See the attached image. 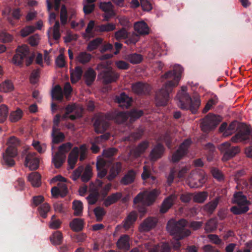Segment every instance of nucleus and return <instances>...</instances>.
Returning <instances> with one entry per match:
<instances>
[{
    "label": "nucleus",
    "instance_id": "obj_1",
    "mask_svg": "<svg viewBox=\"0 0 252 252\" xmlns=\"http://www.w3.org/2000/svg\"><path fill=\"white\" fill-rule=\"evenodd\" d=\"M183 71V67L178 64L174 66L172 70L167 71L162 76V78L167 80V81L156 93L155 99L157 106H165L167 104L170 99V94L178 86Z\"/></svg>",
    "mask_w": 252,
    "mask_h": 252
},
{
    "label": "nucleus",
    "instance_id": "obj_2",
    "mask_svg": "<svg viewBox=\"0 0 252 252\" xmlns=\"http://www.w3.org/2000/svg\"><path fill=\"white\" fill-rule=\"evenodd\" d=\"M187 90V87L183 86L181 91L177 94L178 105L183 110H189L192 113L195 114L200 105V100L197 96L191 98Z\"/></svg>",
    "mask_w": 252,
    "mask_h": 252
},
{
    "label": "nucleus",
    "instance_id": "obj_3",
    "mask_svg": "<svg viewBox=\"0 0 252 252\" xmlns=\"http://www.w3.org/2000/svg\"><path fill=\"white\" fill-rule=\"evenodd\" d=\"M188 221L182 219L177 221L171 219L168 221L166 228L168 231L178 240H181L190 235L191 231L185 227L188 226Z\"/></svg>",
    "mask_w": 252,
    "mask_h": 252
},
{
    "label": "nucleus",
    "instance_id": "obj_4",
    "mask_svg": "<svg viewBox=\"0 0 252 252\" xmlns=\"http://www.w3.org/2000/svg\"><path fill=\"white\" fill-rule=\"evenodd\" d=\"M8 146L5 153H3L2 164L9 167H12L15 164V161L13 159L17 155L16 146L19 144V140L14 136L10 137L7 141Z\"/></svg>",
    "mask_w": 252,
    "mask_h": 252
},
{
    "label": "nucleus",
    "instance_id": "obj_5",
    "mask_svg": "<svg viewBox=\"0 0 252 252\" xmlns=\"http://www.w3.org/2000/svg\"><path fill=\"white\" fill-rule=\"evenodd\" d=\"M33 54H30L29 48L26 45L19 46L16 50V53L14 55L12 61L14 64L17 65L23 64L24 60L25 59L27 66L31 65L34 58Z\"/></svg>",
    "mask_w": 252,
    "mask_h": 252
},
{
    "label": "nucleus",
    "instance_id": "obj_6",
    "mask_svg": "<svg viewBox=\"0 0 252 252\" xmlns=\"http://www.w3.org/2000/svg\"><path fill=\"white\" fill-rule=\"evenodd\" d=\"M233 203L237 204L231 207L230 211L235 215L246 213L249 210V206L251 204L242 192H238L234 194Z\"/></svg>",
    "mask_w": 252,
    "mask_h": 252
},
{
    "label": "nucleus",
    "instance_id": "obj_7",
    "mask_svg": "<svg viewBox=\"0 0 252 252\" xmlns=\"http://www.w3.org/2000/svg\"><path fill=\"white\" fill-rule=\"evenodd\" d=\"M221 121V117L210 113L202 119L200 124L201 130L204 132H208L215 129Z\"/></svg>",
    "mask_w": 252,
    "mask_h": 252
},
{
    "label": "nucleus",
    "instance_id": "obj_8",
    "mask_svg": "<svg viewBox=\"0 0 252 252\" xmlns=\"http://www.w3.org/2000/svg\"><path fill=\"white\" fill-rule=\"evenodd\" d=\"M106 64L101 63L98 64V68H103L100 74L103 79V82L105 84H109L116 82L119 77V74L114 71L110 66L107 67Z\"/></svg>",
    "mask_w": 252,
    "mask_h": 252
},
{
    "label": "nucleus",
    "instance_id": "obj_9",
    "mask_svg": "<svg viewBox=\"0 0 252 252\" xmlns=\"http://www.w3.org/2000/svg\"><path fill=\"white\" fill-rule=\"evenodd\" d=\"M219 150L223 154L222 160L225 161L234 157L240 151L239 147L231 146L229 142H225L220 144Z\"/></svg>",
    "mask_w": 252,
    "mask_h": 252
},
{
    "label": "nucleus",
    "instance_id": "obj_10",
    "mask_svg": "<svg viewBox=\"0 0 252 252\" xmlns=\"http://www.w3.org/2000/svg\"><path fill=\"white\" fill-rule=\"evenodd\" d=\"M191 144L189 139H186L179 147L178 149L173 153L172 156L173 162H177L180 161L188 152V149Z\"/></svg>",
    "mask_w": 252,
    "mask_h": 252
},
{
    "label": "nucleus",
    "instance_id": "obj_11",
    "mask_svg": "<svg viewBox=\"0 0 252 252\" xmlns=\"http://www.w3.org/2000/svg\"><path fill=\"white\" fill-rule=\"evenodd\" d=\"M65 113L63 115L64 119L68 118L71 120H75L82 117V110L77 108L75 103L68 104L65 107Z\"/></svg>",
    "mask_w": 252,
    "mask_h": 252
},
{
    "label": "nucleus",
    "instance_id": "obj_12",
    "mask_svg": "<svg viewBox=\"0 0 252 252\" xmlns=\"http://www.w3.org/2000/svg\"><path fill=\"white\" fill-rule=\"evenodd\" d=\"M231 141L233 142H252V131L249 128H246L241 130L231 138Z\"/></svg>",
    "mask_w": 252,
    "mask_h": 252
},
{
    "label": "nucleus",
    "instance_id": "obj_13",
    "mask_svg": "<svg viewBox=\"0 0 252 252\" xmlns=\"http://www.w3.org/2000/svg\"><path fill=\"white\" fill-rule=\"evenodd\" d=\"M206 178L205 175L202 173H195L191 175L189 181V186L192 188L201 187L205 183Z\"/></svg>",
    "mask_w": 252,
    "mask_h": 252
},
{
    "label": "nucleus",
    "instance_id": "obj_14",
    "mask_svg": "<svg viewBox=\"0 0 252 252\" xmlns=\"http://www.w3.org/2000/svg\"><path fill=\"white\" fill-rule=\"evenodd\" d=\"M158 222L156 217H149L140 224L139 229L141 232H147L156 227Z\"/></svg>",
    "mask_w": 252,
    "mask_h": 252
},
{
    "label": "nucleus",
    "instance_id": "obj_15",
    "mask_svg": "<svg viewBox=\"0 0 252 252\" xmlns=\"http://www.w3.org/2000/svg\"><path fill=\"white\" fill-rule=\"evenodd\" d=\"M39 159L36 157L35 153H29L25 158V166L29 167L31 170H36L39 166Z\"/></svg>",
    "mask_w": 252,
    "mask_h": 252
},
{
    "label": "nucleus",
    "instance_id": "obj_16",
    "mask_svg": "<svg viewBox=\"0 0 252 252\" xmlns=\"http://www.w3.org/2000/svg\"><path fill=\"white\" fill-rule=\"evenodd\" d=\"M132 90L137 94L146 95L149 94L151 87L146 83L137 82L132 85Z\"/></svg>",
    "mask_w": 252,
    "mask_h": 252
},
{
    "label": "nucleus",
    "instance_id": "obj_17",
    "mask_svg": "<svg viewBox=\"0 0 252 252\" xmlns=\"http://www.w3.org/2000/svg\"><path fill=\"white\" fill-rule=\"evenodd\" d=\"M165 148L163 145L158 143L152 149L149 154V158L151 161H156L160 158L163 155Z\"/></svg>",
    "mask_w": 252,
    "mask_h": 252
},
{
    "label": "nucleus",
    "instance_id": "obj_18",
    "mask_svg": "<svg viewBox=\"0 0 252 252\" xmlns=\"http://www.w3.org/2000/svg\"><path fill=\"white\" fill-rule=\"evenodd\" d=\"M122 163L120 161L112 164L109 174L106 177L107 180L112 181L115 179L122 171Z\"/></svg>",
    "mask_w": 252,
    "mask_h": 252
},
{
    "label": "nucleus",
    "instance_id": "obj_19",
    "mask_svg": "<svg viewBox=\"0 0 252 252\" xmlns=\"http://www.w3.org/2000/svg\"><path fill=\"white\" fill-rule=\"evenodd\" d=\"M103 184V182L102 181L99 179L96 180L94 183V189L95 193H91L87 198L89 204L94 205L98 199V191L99 188L102 186Z\"/></svg>",
    "mask_w": 252,
    "mask_h": 252
},
{
    "label": "nucleus",
    "instance_id": "obj_20",
    "mask_svg": "<svg viewBox=\"0 0 252 252\" xmlns=\"http://www.w3.org/2000/svg\"><path fill=\"white\" fill-rule=\"evenodd\" d=\"M107 161L104 159H98L96 163V167L97 171V177L102 179L105 177L108 173L106 166Z\"/></svg>",
    "mask_w": 252,
    "mask_h": 252
},
{
    "label": "nucleus",
    "instance_id": "obj_21",
    "mask_svg": "<svg viewBox=\"0 0 252 252\" xmlns=\"http://www.w3.org/2000/svg\"><path fill=\"white\" fill-rule=\"evenodd\" d=\"M129 240L128 235L125 234L121 236L116 243L117 248L125 252L128 251L130 247Z\"/></svg>",
    "mask_w": 252,
    "mask_h": 252
},
{
    "label": "nucleus",
    "instance_id": "obj_22",
    "mask_svg": "<svg viewBox=\"0 0 252 252\" xmlns=\"http://www.w3.org/2000/svg\"><path fill=\"white\" fill-rule=\"evenodd\" d=\"M177 199L176 195L172 194L167 197L163 201L160 208V212L162 214L165 213L173 206Z\"/></svg>",
    "mask_w": 252,
    "mask_h": 252
},
{
    "label": "nucleus",
    "instance_id": "obj_23",
    "mask_svg": "<svg viewBox=\"0 0 252 252\" xmlns=\"http://www.w3.org/2000/svg\"><path fill=\"white\" fill-rule=\"evenodd\" d=\"M79 157V148L77 147L73 148L68 155L67 163L69 168L73 169Z\"/></svg>",
    "mask_w": 252,
    "mask_h": 252
},
{
    "label": "nucleus",
    "instance_id": "obj_24",
    "mask_svg": "<svg viewBox=\"0 0 252 252\" xmlns=\"http://www.w3.org/2000/svg\"><path fill=\"white\" fill-rule=\"evenodd\" d=\"M94 125L96 132L100 133L105 131L109 126V123L102 117L97 118Z\"/></svg>",
    "mask_w": 252,
    "mask_h": 252
},
{
    "label": "nucleus",
    "instance_id": "obj_25",
    "mask_svg": "<svg viewBox=\"0 0 252 252\" xmlns=\"http://www.w3.org/2000/svg\"><path fill=\"white\" fill-rule=\"evenodd\" d=\"M149 146V142L144 140L140 142L132 151V155L135 158H138L143 154Z\"/></svg>",
    "mask_w": 252,
    "mask_h": 252
},
{
    "label": "nucleus",
    "instance_id": "obj_26",
    "mask_svg": "<svg viewBox=\"0 0 252 252\" xmlns=\"http://www.w3.org/2000/svg\"><path fill=\"white\" fill-rule=\"evenodd\" d=\"M142 179L145 182H148L150 185L156 183V178L155 176H152L150 167L145 165L143 166V172L141 175Z\"/></svg>",
    "mask_w": 252,
    "mask_h": 252
},
{
    "label": "nucleus",
    "instance_id": "obj_27",
    "mask_svg": "<svg viewBox=\"0 0 252 252\" xmlns=\"http://www.w3.org/2000/svg\"><path fill=\"white\" fill-rule=\"evenodd\" d=\"M136 176V172L133 169L129 170L121 179L120 182L123 185H128L134 182Z\"/></svg>",
    "mask_w": 252,
    "mask_h": 252
},
{
    "label": "nucleus",
    "instance_id": "obj_28",
    "mask_svg": "<svg viewBox=\"0 0 252 252\" xmlns=\"http://www.w3.org/2000/svg\"><path fill=\"white\" fill-rule=\"evenodd\" d=\"M95 71L91 67H89L84 73V79L87 86H91L95 80Z\"/></svg>",
    "mask_w": 252,
    "mask_h": 252
},
{
    "label": "nucleus",
    "instance_id": "obj_29",
    "mask_svg": "<svg viewBox=\"0 0 252 252\" xmlns=\"http://www.w3.org/2000/svg\"><path fill=\"white\" fill-rule=\"evenodd\" d=\"M134 30L140 35H146L149 33V28L147 24L144 21L137 22L134 24Z\"/></svg>",
    "mask_w": 252,
    "mask_h": 252
},
{
    "label": "nucleus",
    "instance_id": "obj_30",
    "mask_svg": "<svg viewBox=\"0 0 252 252\" xmlns=\"http://www.w3.org/2000/svg\"><path fill=\"white\" fill-rule=\"evenodd\" d=\"M123 197L122 192H117L113 193L108 196L104 201L105 206L108 207L111 205L116 203L121 199Z\"/></svg>",
    "mask_w": 252,
    "mask_h": 252
},
{
    "label": "nucleus",
    "instance_id": "obj_31",
    "mask_svg": "<svg viewBox=\"0 0 252 252\" xmlns=\"http://www.w3.org/2000/svg\"><path fill=\"white\" fill-rule=\"evenodd\" d=\"M116 28V25L113 23H107L95 26V31L100 32H108L114 31Z\"/></svg>",
    "mask_w": 252,
    "mask_h": 252
},
{
    "label": "nucleus",
    "instance_id": "obj_32",
    "mask_svg": "<svg viewBox=\"0 0 252 252\" xmlns=\"http://www.w3.org/2000/svg\"><path fill=\"white\" fill-rule=\"evenodd\" d=\"M116 100L121 106L128 108L131 105L132 99L125 93H122L119 96H116Z\"/></svg>",
    "mask_w": 252,
    "mask_h": 252
},
{
    "label": "nucleus",
    "instance_id": "obj_33",
    "mask_svg": "<svg viewBox=\"0 0 252 252\" xmlns=\"http://www.w3.org/2000/svg\"><path fill=\"white\" fill-rule=\"evenodd\" d=\"M204 149L205 151L207 161H212L216 153L215 146L211 143H208L204 146Z\"/></svg>",
    "mask_w": 252,
    "mask_h": 252
},
{
    "label": "nucleus",
    "instance_id": "obj_34",
    "mask_svg": "<svg viewBox=\"0 0 252 252\" xmlns=\"http://www.w3.org/2000/svg\"><path fill=\"white\" fill-rule=\"evenodd\" d=\"M92 58V55L91 54L84 51L79 53L76 60L80 63L85 64L90 62Z\"/></svg>",
    "mask_w": 252,
    "mask_h": 252
},
{
    "label": "nucleus",
    "instance_id": "obj_35",
    "mask_svg": "<svg viewBox=\"0 0 252 252\" xmlns=\"http://www.w3.org/2000/svg\"><path fill=\"white\" fill-rule=\"evenodd\" d=\"M69 226L73 231H80L83 228L84 222L82 219L75 218L70 222Z\"/></svg>",
    "mask_w": 252,
    "mask_h": 252
},
{
    "label": "nucleus",
    "instance_id": "obj_36",
    "mask_svg": "<svg viewBox=\"0 0 252 252\" xmlns=\"http://www.w3.org/2000/svg\"><path fill=\"white\" fill-rule=\"evenodd\" d=\"M137 219V214L134 212L129 214L127 217L124 221L123 226L126 229H129L131 225Z\"/></svg>",
    "mask_w": 252,
    "mask_h": 252
},
{
    "label": "nucleus",
    "instance_id": "obj_37",
    "mask_svg": "<svg viewBox=\"0 0 252 252\" xmlns=\"http://www.w3.org/2000/svg\"><path fill=\"white\" fill-rule=\"evenodd\" d=\"M28 180L32 186L38 187L41 184V176L37 172L31 173L28 176Z\"/></svg>",
    "mask_w": 252,
    "mask_h": 252
},
{
    "label": "nucleus",
    "instance_id": "obj_38",
    "mask_svg": "<svg viewBox=\"0 0 252 252\" xmlns=\"http://www.w3.org/2000/svg\"><path fill=\"white\" fill-rule=\"evenodd\" d=\"M66 159V156H62L58 153H56L52 158V163L56 168H60Z\"/></svg>",
    "mask_w": 252,
    "mask_h": 252
},
{
    "label": "nucleus",
    "instance_id": "obj_39",
    "mask_svg": "<svg viewBox=\"0 0 252 252\" xmlns=\"http://www.w3.org/2000/svg\"><path fill=\"white\" fill-rule=\"evenodd\" d=\"M219 203V198H217L206 204L203 207V210L207 214H212L217 208Z\"/></svg>",
    "mask_w": 252,
    "mask_h": 252
},
{
    "label": "nucleus",
    "instance_id": "obj_40",
    "mask_svg": "<svg viewBox=\"0 0 252 252\" xmlns=\"http://www.w3.org/2000/svg\"><path fill=\"white\" fill-rule=\"evenodd\" d=\"M82 73L83 71L81 67L79 66H76L74 70L70 73L71 82L74 83L79 81L81 78Z\"/></svg>",
    "mask_w": 252,
    "mask_h": 252
},
{
    "label": "nucleus",
    "instance_id": "obj_41",
    "mask_svg": "<svg viewBox=\"0 0 252 252\" xmlns=\"http://www.w3.org/2000/svg\"><path fill=\"white\" fill-rule=\"evenodd\" d=\"M113 118L118 124H123L128 119L127 112H119L113 115Z\"/></svg>",
    "mask_w": 252,
    "mask_h": 252
},
{
    "label": "nucleus",
    "instance_id": "obj_42",
    "mask_svg": "<svg viewBox=\"0 0 252 252\" xmlns=\"http://www.w3.org/2000/svg\"><path fill=\"white\" fill-rule=\"evenodd\" d=\"M128 118L130 122H134L143 115V111L141 110L132 109L127 111Z\"/></svg>",
    "mask_w": 252,
    "mask_h": 252
},
{
    "label": "nucleus",
    "instance_id": "obj_43",
    "mask_svg": "<svg viewBox=\"0 0 252 252\" xmlns=\"http://www.w3.org/2000/svg\"><path fill=\"white\" fill-rule=\"evenodd\" d=\"M126 59L132 64H138L143 60L141 55L137 53H132L126 56Z\"/></svg>",
    "mask_w": 252,
    "mask_h": 252
},
{
    "label": "nucleus",
    "instance_id": "obj_44",
    "mask_svg": "<svg viewBox=\"0 0 252 252\" xmlns=\"http://www.w3.org/2000/svg\"><path fill=\"white\" fill-rule=\"evenodd\" d=\"M67 193V188L65 185L62 186L61 189L56 187H54L51 189L52 195L54 197H57L60 195L62 197L65 196Z\"/></svg>",
    "mask_w": 252,
    "mask_h": 252
},
{
    "label": "nucleus",
    "instance_id": "obj_45",
    "mask_svg": "<svg viewBox=\"0 0 252 252\" xmlns=\"http://www.w3.org/2000/svg\"><path fill=\"white\" fill-rule=\"evenodd\" d=\"M99 8L104 13L115 12L114 10V6L111 1L101 2L99 5Z\"/></svg>",
    "mask_w": 252,
    "mask_h": 252
},
{
    "label": "nucleus",
    "instance_id": "obj_46",
    "mask_svg": "<svg viewBox=\"0 0 252 252\" xmlns=\"http://www.w3.org/2000/svg\"><path fill=\"white\" fill-rule=\"evenodd\" d=\"M52 96L53 99L62 101L63 99V92L62 88L59 85H56L52 92Z\"/></svg>",
    "mask_w": 252,
    "mask_h": 252
},
{
    "label": "nucleus",
    "instance_id": "obj_47",
    "mask_svg": "<svg viewBox=\"0 0 252 252\" xmlns=\"http://www.w3.org/2000/svg\"><path fill=\"white\" fill-rule=\"evenodd\" d=\"M92 176V170L90 165H87L85 168L81 176V181L83 182H88Z\"/></svg>",
    "mask_w": 252,
    "mask_h": 252
},
{
    "label": "nucleus",
    "instance_id": "obj_48",
    "mask_svg": "<svg viewBox=\"0 0 252 252\" xmlns=\"http://www.w3.org/2000/svg\"><path fill=\"white\" fill-rule=\"evenodd\" d=\"M103 39L100 37H97L91 41L88 44L87 49L89 51H92L96 49L102 43Z\"/></svg>",
    "mask_w": 252,
    "mask_h": 252
},
{
    "label": "nucleus",
    "instance_id": "obj_49",
    "mask_svg": "<svg viewBox=\"0 0 252 252\" xmlns=\"http://www.w3.org/2000/svg\"><path fill=\"white\" fill-rule=\"evenodd\" d=\"M22 116V111L20 109L17 108L15 111L10 113L9 119L11 122H16L21 119Z\"/></svg>",
    "mask_w": 252,
    "mask_h": 252
},
{
    "label": "nucleus",
    "instance_id": "obj_50",
    "mask_svg": "<svg viewBox=\"0 0 252 252\" xmlns=\"http://www.w3.org/2000/svg\"><path fill=\"white\" fill-rule=\"evenodd\" d=\"M217 228V221L214 219H211L206 223L205 230L206 232L209 233L215 231Z\"/></svg>",
    "mask_w": 252,
    "mask_h": 252
},
{
    "label": "nucleus",
    "instance_id": "obj_51",
    "mask_svg": "<svg viewBox=\"0 0 252 252\" xmlns=\"http://www.w3.org/2000/svg\"><path fill=\"white\" fill-rule=\"evenodd\" d=\"M72 146V144L70 142L63 143L59 147L58 151L57 153L62 156H66V154L70 151Z\"/></svg>",
    "mask_w": 252,
    "mask_h": 252
},
{
    "label": "nucleus",
    "instance_id": "obj_52",
    "mask_svg": "<svg viewBox=\"0 0 252 252\" xmlns=\"http://www.w3.org/2000/svg\"><path fill=\"white\" fill-rule=\"evenodd\" d=\"M63 238L62 233L60 231H56L50 237V240L54 245H60Z\"/></svg>",
    "mask_w": 252,
    "mask_h": 252
},
{
    "label": "nucleus",
    "instance_id": "obj_53",
    "mask_svg": "<svg viewBox=\"0 0 252 252\" xmlns=\"http://www.w3.org/2000/svg\"><path fill=\"white\" fill-rule=\"evenodd\" d=\"M8 115V108L4 104L0 105V123H3L7 119Z\"/></svg>",
    "mask_w": 252,
    "mask_h": 252
},
{
    "label": "nucleus",
    "instance_id": "obj_54",
    "mask_svg": "<svg viewBox=\"0 0 252 252\" xmlns=\"http://www.w3.org/2000/svg\"><path fill=\"white\" fill-rule=\"evenodd\" d=\"M73 208L74 210V215L75 216H81L83 210V204L81 201L75 200L73 202Z\"/></svg>",
    "mask_w": 252,
    "mask_h": 252
},
{
    "label": "nucleus",
    "instance_id": "obj_55",
    "mask_svg": "<svg viewBox=\"0 0 252 252\" xmlns=\"http://www.w3.org/2000/svg\"><path fill=\"white\" fill-rule=\"evenodd\" d=\"M14 87L12 83L9 80H6L2 82L0 85V90L1 92L7 93L12 91Z\"/></svg>",
    "mask_w": 252,
    "mask_h": 252
},
{
    "label": "nucleus",
    "instance_id": "obj_56",
    "mask_svg": "<svg viewBox=\"0 0 252 252\" xmlns=\"http://www.w3.org/2000/svg\"><path fill=\"white\" fill-rule=\"evenodd\" d=\"M143 134V131L138 130L135 132H131L129 135L125 136L124 138V141H133L139 139Z\"/></svg>",
    "mask_w": 252,
    "mask_h": 252
},
{
    "label": "nucleus",
    "instance_id": "obj_57",
    "mask_svg": "<svg viewBox=\"0 0 252 252\" xmlns=\"http://www.w3.org/2000/svg\"><path fill=\"white\" fill-rule=\"evenodd\" d=\"M118 151V149L116 148H109L103 150L102 155L105 158H112L117 153Z\"/></svg>",
    "mask_w": 252,
    "mask_h": 252
},
{
    "label": "nucleus",
    "instance_id": "obj_58",
    "mask_svg": "<svg viewBox=\"0 0 252 252\" xmlns=\"http://www.w3.org/2000/svg\"><path fill=\"white\" fill-rule=\"evenodd\" d=\"M38 212L40 215L43 218H46L47 216V213L50 210V207L48 203H44L38 208Z\"/></svg>",
    "mask_w": 252,
    "mask_h": 252
},
{
    "label": "nucleus",
    "instance_id": "obj_59",
    "mask_svg": "<svg viewBox=\"0 0 252 252\" xmlns=\"http://www.w3.org/2000/svg\"><path fill=\"white\" fill-rule=\"evenodd\" d=\"M208 194L206 192H199L193 196V201L197 203H203L207 198Z\"/></svg>",
    "mask_w": 252,
    "mask_h": 252
},
{
    "label": "nucleus",
    "instance_id": "obj_60",
    "mask_svg": "<svg viewBox=\"0 0 252 252\" xmlns=\"http://www.w3.org/2000/svg\"><path fill=\"white\" fill-rule=\"evenodd\" d=\"M128 32L125 28H122L115 33V37L117 40L126 39L127 37Z\"/></svg>",
    "mask_w": 252,
    "mask_h": 252
},
{
    "label": "nucleus",
    "instance_id": "obj_61",
    "mask_svg": "<svg viewBox=\"0 0 252 252\" xmlns=\"http://www.w3.org/2000/svg\"><path fill=\"white\" fill-rule=\"evenodd\" d=\"M94 214L96 218V220L98 221H100L102 220L103 216L105 215L106 212L104 209L101 207H96L94 210Z\"/></svg>",
    "mask_w": 252,
    "mask_h": 252
},
{
    "label": "nucleus",
    "instance_id": "obj_62",
    "mask_svg": "<svg viewBox=\"0 0 252 252\" xmlns=\"http://www.w3.org/2000/svg\"><path fill=\"white\" fill-rule=\"evenodd\" d=\"M237 126V122L235 121L230 124L228 126L227 130L223 133L225 137L231 135L236 130Z\"/></svg>",
    "mask_w": 252,
    "mask_h": 252
},
{
    "label": "nucleus",
    "instance_id": "obj_63",
    "mask_svg": "<svg viewBox=\"0 0 252 252\" xmlns=\"http://www.w3.org/2000/svg\"><path fill=\"white\" fill-rule=\"evenodd\" d=\"M84 170L83 165H80L74 170L71 175V178L73 181H76L82 176V174Z\"/></svg>",
    "mask_w": 252,
    "mask_h": 252
},
{
    "label": "nucleus",
    "instance_id": "obj_64",
    "mask_svg": "<svg viewBox=\"0 0 252 252\" xmlns=\"http://www.w3.org/2000/svg\"><path fill=\"white\" fill-rule=\"evenodd\" d=\"M139 39V35L135 33H133L131 35L127 36V37L125 39V43L127 45H134Z\"/></svg>",
    "mask_w": 252,
    "mask_h": 252
}]
</instances>
